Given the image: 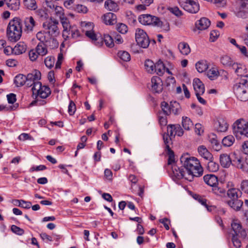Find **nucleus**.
Masks as SVG:
<instances>
[{
	"instance_id": "nucleus-51",
	"label": "nucleus",
	"mask_w": 248,
	"mask_h": 248,
	"mask_svg": "<svg viewBox=\"0 0 248 248\" xmlns=\"http://www.w3.org/2000/svg\"><path fill=\"white\" fill-rule=\"evenodd\" d=\"M117 31L122 34H125L127 32V26L123 23H119L116 25Z\"/></svg>"
},
{
	"instance_id": "nucleus-40",
	"label": "nucleus",
	"mask_w": 248,
	"mask_h": 248,
	"mask_svg": "<svg viewBox=\"0 0 248 248\" xmlns=\"http://www.w3.org/2000/svg\"><path fill=\"white\" fill-rule=\"evenodd\" d=\"M234 141V138L232 135H228L222 139V143L225 147H230L233 144Z\"/></svg>"
},
{
	"instance_id": "nucleus-21",
	"label": "nucleus",
	"mask_w": 248,
	"mask_h": 248,
	"mask_svg": "<svg viewBox=\"0 0 248 248\" xmlns=\"http://www.w3.org/2000/svg\"><path fill=\"white\" fill-rule=\"evenodd\" d=\"M198 152L200 155L207 161L213 159V156L207 148L203 145L200 146L198 148Z\"/></svg>"
},
{
	"instance_id": "nucleus-31",
	"label": "nucleus",
	"mask_w": 248,
	"mask_h": 248,
	"mask_svg": "<svg viewBox=\"0 0 248 248\" xmlns=\"http://www.w3.org/2000/svg\"><path fill=\"white\" fill-rule=\"evenodd\" d=\"M178 47L181 54L184 55H187L190 52V48L188 44L185 42H180Z\"/></svg>"
},
{
	"instance_id": "nucleus-37",
	"label": "nucleus",
	"mask_w": 248,
	"mask_h": 248,
	"mask_svg": "<svg viewBox=\"0 0 248 248\" xmlns=\"http://www.w3.org/2000/svg\"><path fill=\"white\" fill-rule=\"evenodd\" d=\"M220 62L225 66L231 67L234 61L228 55H224L220 57Z\"/></svg>"
},
{
	"instance_id": "nucleus-9",
	"label": "nucleus",
	"mask_w": 248,
	"mask_h": 248,
	"mask_svg": "<svg viewBox=\"0 0 248 248\" xmlns=\"http://www.w3.org/2000/svg\"><path fill=\"white\" fill-rule=\"evenodd\" d=\"M233 155L234 157L232 160V164L243 171L248 172V167L246 163V157H244L235 153Z\"/></svg>"
},
{
	"instance_id": "nucleus-35",
	"label": "nucleus",
	"mask_w": 248,
	"mask_h": 248,
	"mask_svg": "<svg viewBox=\"0 0 248 248\" xmlns=\"http://www.w3.org/2000/svg\"><path fill=\"white\" fill-rule=\"evenodd\" d=\"M181 111V108L179 103L176 101L170 102V113L178 115Z\"/></svg>"
},
{
	"instance_id": "nucleus-47",
	"label": "nucleus",
	"mask_w": 248,
	"mask_h": 248,
	"mask_svg": "<svg viewBox=\"0 0 248 248\" xmlns=\"http://www.w3.org/2000/svg\"><path fill=\"white\" fill-rule=\"evenodd\" d=\"M118 56L124 62H128L131 59L130 55L126 51H119L118 53Z\"/></svg>"
},
{
	"instance_id": "nucleus-30",
	"label": "nucleus",
	"mask_w": 248,
	"mask_h": 248,
	"mask_svg": "<svg viewBox=\"0 0 248 248\" xmlns=\"http://www.w3.org/2000/svg\"><path fill=\"white\" fill-rule=\"evenodd\" d=\"M8 8L11 10L16 11L20 6L19 0H4Z\"/></svg>"
},
{
	"instance_id": "nucleus-36",
	"label": "nucleus",
	"mask_w": 248,
	"mask_h": 248,
	"mask_svg": "<svg viewBox=\"0 0 248 248\" xmlns=\"http://www.w3.org/2000/svg\"><path fill=\"white\" fill-rule=\"evenodd\" d=\"M212 192L216 195L220 197H225L226 196L225 189L221 187H219L217 185L215 186L212 188Z\"/></svg>"
},
{
	"instance_id": "nucleus-54",
	"label": "nucleus",
	"mask_w": 248,
	"mask_h": 248,
	"mask_svg": "<svg viewBox=\"0 0 248 248\" xmlns=\"http://www.w3.org/2000/svg\"><path fill=\"white\" fill-rule=\"evenodd\" d=\"M166 151L169 155L168 164V165H171L172 166L173 165L175 164L174 153L171 149L166 150Z\"/></svg>"
},
{
	"instance_id": "nucleus-25",
	"label": "nucleus",
	"mask_w": 248,
	"mask_h": 248,
	"mask_svg": "<svg viewBox=\"0 0 248 248\" xmlns=\"http://www.w3.org/2000/svg\"><path fill=\"white\" fill-rule=\"evenodd\" d=\"M216 127L218 131L224 132L227 131L228 124L224 119L219 118L216 123Z\"/></svg>"
},
{
	"instance_id": "nucleus-34",
	"label": "nucleus",
	"mask_w": 248,
	"mask_h": 248,
	"mask_svg": "<svg viewBox=\"0 0 248 248\" xmlns=\"http://www.w3.org/2000/svg\"><path fill=\"white\" fill-rule=\"evenodd\" d=\"M155 72L158 75L162 76L165 71V66L164 64L160 60L157 61L155 64Z\"/></svg>"
},
{
	"instance_id": "nucleus-42",
	"label": "nucleus",
	"mask_w": 248,
	"mask_h": 248,
	"mask_svg": "<svg viewBox=\"0 0 248 248\" xmlns=\"http://www.w3.org/2000/svg\"><path fill=\"white\" fill-rule=\"evenodd\" d=\"M24 4L27 9L31 10H36L37 8L35 0H24Z\"/></svg>"
},
{
	"instance_id": "nucleus-17",
	"label": "nucleus",
	"mask_w": 248,
	"mask_h": 248,
	"mask_svg": "<svg viewBox=\"0 0 248 248\" xmlns=\"http://www.w3.org/2000/svg\"><path fill=\"white\" fill-rule=\"evenodd\" d=\"M12 53L15 55H20L25 53L27 50V45L23 42H18L14 48H9Z\"/></svg>"
},
{
	"instance_id": "nucleus-26",
	"label": "nucleus",
	"mask_w": 248,
	"mask_h": 248,
	"mask_svg": "<svg viewBox=\"0 0 248 248\" xmlns=\"http://www.w3.org/2000/svg\"><path fill=\"white\" fill-rule=\"evenodd\" d=\"M227 195L230 200H234L238 199L242 195V192L239 189L236 188H229L227 192Z\"/></svg>"
},
{
	"instance_id": "nucleus-12",
	"label": "nucleus",
	"mask_w": 248,
	"mask_h": 248,
	"mask_svg": "<svg viewBox=\"0 0 248 248\" xmlns=\"http://www.w3.org/2000/svg\"><path fill=\"white\" fill-rule=\"evenodd\" d=\"M24 27L23 31L27 33H32L36 25V23L32 16H28L24 18L23 21Z\"/></svg>"
},
{
	"instance_id": "nucleus-11",
	"label": "nucleus",
	"mask_w": 248,
	"mask_h": 248,
	"mask_svg": "<svg viewBox=\"0 0 248 248\" xmlns=\"http://www.w3.org/2000/svg\"><path fill=\"white\" fill-rule=\"evenodd\" d=\"M151 90L154 93H159L163 90V82L161 78L154 76L151 78Z\"/></svg>"
},
{
	"instance_id": "nucleus-27",
	"label": "nucleus",
	"mask_w": 248,
	"mask_h": 248,
	"mask_svg": "<svg viewBox=\"0 0 248 248\" xmlns=\"http://www.w3.org/2000/svg\"><path fill=\"white\" fill-rule=\"evenodd\" d=\"M36 37L38 40L42 44H46V43L48 42V40L50 39L49 35L44 31H40L36 34Z\"/></svg>"
},
{
	"instance_id": "nucleus-8",
	"label": "nucleus",
	"mask_w": 248,
	"mask_h": 248,
	"mask_svg": "<svg viewBox=\"0 0 248 248\" xmlns=\"http://www.w3.org/2000/svg\"><path fill=\"white\" fill-rule=\"evenodd\" d=\"M41 77V72L37 70H35L31 73H29L26 76V86L29 87L32 86L31 89H33L37 83H41L39 81Z\"/></svg>"
},
{
	"instance_id": "nucleus-22",
	"label": "nucleus",
	"mask_w": 248,
	"mask_h": 248,
	"mask_svg": "<svg viewBox=\"0 0 248 248\" xmlns=\"http://www.w3.org/2000/svg\"><path fill=\"white\" fill-rule=\"evenodd\" d=\"M204 182L212 188L216 185H218L217 177L214 174H207L203 176Z\"/></svg>"
},
{
	"instance_id": "nucleus-57",
	"label": "nucleus",
	"mask_w": 248,
	"mask_h": 248,
	"mask_svg": "<svg viewBox=\"0 0 248 248\" xmlns=\"http://www.w3.org/2000/svg\"><path fill=\"white\" fill-rule=\"evenodd\" d=\"M237 98L241 101H246L248 100V88L247 90H243L240 93V95H236Z\"/></svg>"
},
{
	"instance_id": "nucleus-7",
	"label": "nucleus",
	"mask_w": 248,
	"mask_h": 248,
	"mask_svg": "<svg viewBox=\"0 0 248 248\" xmlns=\"http://www.w3.org/2000/svg\"><path fill=\"white\" fill-rule=\"evenodd\" d=\"M136 41L140 47L146 48L149 45L150 41L147 33L140 29H137L135 33Z\"/></svg>"
},
{
	"instance_id": "nucleus-44",
	"label": "nucleus",
	"mask_w": 248,
	"mask_h": 248,
	"mask_svg": "<svg viewBox=\"0 0 248 248\" xmlns=\"http://www.w3.org/2000/svg\"><path fill=\"white\" fill-rule=\"evenodd\" d=\"M207 168L211 172H216L219 169V165L213 161V159L208 160Z\"/></svg>"
},
{
	"instance_id": "nucleus-33",
	"label": "nucleus",
	"mask_w": 248,
	"mask_h": 248,
	"mask_svg": "<svg viewBox=\"0 0 248 248\" xmlns=\"http://www.w3.org/2000/svg\"><path fill=\"white\" fill-rule=\"evenodd\" d=\"M26 76L23 74H18L16 76L14 82L17 87H21L24 85H26Z\"/></svg>"
},
{
	"instance_id": "nucleus-60",
	"label": "nucleus",
	"mask_w": 248,
	"mask_h": 248,
	"mask_svg": "<svg viewBox=\"0 0 248 248\" xmlns=\"http://www.w3.org/2000/svg\"><path fill=\"white\" fill-rule=\"evenodd\" d=\"M238 235H236L235 234H232V241L233 244V246L236 248H239L241 246V242L240 240L238 239Z\"/></svg>"
},
{
	"instance_id": "nucleus-64",
	"label": "nucleus",
	"mask_w": 248,
	"mask_h": 248,
	"mask_svg": "<svg viewBox=\"0 0 248 248\" xmlns=\"http://www.w3.org/2000/svg\"><path fill=\"white\" fill-rule=\"evenodd\" d=\"M75 9L78 13H86L88 11L87 8L85 6L81 4L77 5Z\"/></svg>"
},
{
	"instance_id": "nucleus-45",
	"label": "nucleus",
	"mask_w": 248,
	"mask_h": 248,
	"mask_svg": "<svg viewBox=\"0 0 248 248\" xmlns=\"http://www.w3.org/2000/svg\"><path fill=\"white\" fill-rule=\"evenodd\" d=\"M104 41L107 46L109 47H112L114 45L113 33L111 35L105 34L104 36Z\"/></svg>"
},
{
	"instance_id": "nucleus-59",
	"label": "nucleus",
	"mask_w": 248,
	"mask_h": 248,
	"mask_svg": "<svg viewBox=\"0 0 248 248\" xmlns=\"http://www.w3.org/2000/svg\"><path fill=\"white\" fill-rule=\"evenodd\" d=\"M47 46H49L52 48H57L59 46V43L57 39L53 37L50 36V39L48 40V42L46 43Z\"/></svg>"
},
{
	"instance_id": "nucleus-19",
	"label": "nucleus",
	"mask_w": 248,
	"mask_h": 248,
	"mask_svg": "<svg viewBox=\"0 0 248 248\" xmlns=\"http://www.w3.org/2000/svg\"><path fill=\"white\" fill-rule=\"evenodd\" d=\"M210 21L206 17H202L195 23L196 28L200 31L207 29L210 25Z\"/></svg>"
},
{
	"instance_id": "nucleus-61",
	"label": "nucleus",
	"mask_w": 248,
	"mask_h": 248,
	"mask_svg": "<svg viewBox=\"0 0 248 248\" xmlns=\"http://www.w3.org/2000/svg\"><path fill=\"white\" fill-rule=\"evenodd\" d=\"M168 10L170 13L177 17H179L182 15V12L177 7H169L168 8Z\"/></svg>"
},
{
	"instance_id": "nucleus-18",
	"label": "nucleus",
	"mask_w": 248,
	"mask_h": 248,
	"mask_svg": "<svg viewBox=\"0 0 248 248\" xmlns=\"http://www.w3.org/2000/svg\"><path fill=\"white\" fill-rule=\"evenodd\" d=\"M193 86L195 92V94H202L205 92L204 84L198 78L194 79Z\"/></svg>"
},
{
	"instance_id": "nucleus-29",
	"label": "nucleus",
	"mask_w": 248,
	"mask_h": 248,
	"mask_svg": "<svg viewBox=\"0 0 248 248\" xmlns=\"http://www.w3.org/2000/svg\"><path fill=\"white\" fill-rule=\"evenodd\" d=\"M104 21L107 25H113L116 22V16L112 13H108L104 16Z\"/></svg>"
},
{
	"instance_id": "nucleus-48",
	"label": "nucleus",
	"mask_w": 248,
	"mask_h": 248,
	"mask_svg": "<svg viewBox=\"0 0 248 248\" xmlns=\"http://www.w3.org/2000/svg\"><path fill=\"white\" fill-rule=\"evenodd\" d=\"M218 72L215 68L209 69L207 72V76L211 80H214L218 77Z\"/></svg>"
},
{
	"instance_id": "nucleus-15",
	"label": "nucleus",
	"mask_w": 248,
	"mask_h": 248,
	"mask_svg": "<svg viewBox=\"0 0 248 248\" xmlns=\"http://www.w3.org/2000/svg\"><path fill=\"white\" fill-rule=\"evenodd\" d=\"M60 20L63 28L62 37L65 40H66L69 37V30L72 27V26L70 25L68 19L65 16Z\"/></svg>"
},
{
	"instance_id": "nucleus-16",
	"label": "nucleus",
	"mask_w": 248,
	"mask_h": 248,
	"mask_svg": "<svg viewBox=\"0 0 248 248\" xmlns=\"http://www.w3.org/2000/svg\"><path fill=\"white\" fill-rule=\"evenodd\" d=\"M8 27L13 30H16L17 34L19 32L22 34V24L21 20L18 17H15L13 20H11L8 24Z\"/></svg>"
},
{
	"instance_id": "nucleus-4",
	"label": "nucleus",
	"mask_w": 248,
	"mask_h": 248,
	"mask_svg": "<svg viewBox=\"0 0 248 248\" xmlns=\"http://www.w3.org/2000/svg\"><path fill=\"white\" fill-rule=\"evenodd\" d=\"M93 24L92 22L83 23V31L96 46H100L102 45V38L97 37L96 34L93 31Z\"/></svg>"
},
{
	"instance_id": "nucleus-1",
	"label": "nucleus",
	"mask_w": 248,
	"mask_h": 248,
	"mask_svg": "<svg viewBox=\"0 0 248 248\" xmlns=\"http://www.w3.org/2000/svg\"><path fill=\"white\" fill-rule=\"evenodd\" d=\"M180 161L186 169V180L191 181L194 177H200L203 173V169L200 161L196 157L186 154L181 156Z\"/></svg>"
},
{
	"instance_id": "nucleus-5",
	"label": "nucleus",
	"mask_w": 248,
	"mask_h": 248,
	"mask_svg": "<svg viewBox=\"0 0 248 248\" xmlns=\"http://www.w3.org/2000/svg\"><path fill=\"white\" fill-rule=\"evenodd\" d=\"M138 19L139 22L144 25H152L161 27L163 24V22L157 17L150 15H140Z\"/></svg>"
},
{
	"instance_id": "nucleus-13",
	"label": "nucleus",
	"mask_w": 248,
	"mask_h": 248,
	"mask_svg": "<svg viewBox=\"0 0 248 248\" xmlns=\"http://www.w3.org/2000/svg\"><path fill=\"white\" fill-rule=\"evenodd\" d=\"M236 15L243 18L248 17V0H240L239 10Z\"/></svg>"
},
{
	"instance_id": "nucleus-6",
	"label": "nucleus",
	"mask_w": 248,
	"mask_h": 248,
	"mask_svg": "<svg viewBox=\"0 0 248 248\" xmlns=\"http://www.w3.org/2000/svg\"><path fill=\"white\" fill-rule=\"evenodd\" d=\"M58 24L59 22L57 20L51 18L43 24V27L45 30L47 31V33L49 36H56L60 32L58 27Z\"/></svg>"
},
{
	"instance_id": "nucleus-53",
	"label": "nucleus",
	"mask_w": 248,
	"mask_h": 248,
	"mask_svg": "<svg viewBox=\"0 0 248 248\" xmlns=\"http://www.w3.org/2000/svg\"><path fill=\"white\" fill-rule=\"evenodd\" d=\"M170 137L171 136H170L168 134H166L165 133L163 135V138L165 145L166 151L171 149L170 147V144L171 143Z\"/></svg>"
},
{
	"instance_id": "nucleus-24",
	"label": "nucleus",
	"mask_w": 248,
	"mask_h": 248,
	"mask_svg": "<svg viewBox=\"0 0 248 248\" xmlns=\"http://www.w3.org/2000/svg\"><path fill=\"white\" fill-rule=\"evenodd\" d=\"M227 203L230 207L235 211H239L243 204V201L238 199L230 200Z\"/></svg>"
},
{
	"instance_id": "nucleus-39",
	"label": "nucleus",
	"mask_w": 248,
	"mask_h": 248,
	"mask_svg": "<svg viewBox=\"0 0 248 248\" xmlns=\"http://www.w3.org/2000/svg\"><path fill=\"white\" fill-rule=\"evenodd\" d=\"M182 125L185 130H190L193 125V124L190 118L187 117H182Z\"/></svg>"
},
{
	"instance_id": "nucleus-63",
	"label": "nucleus",
	"mask_w": 248,
	"mask_h": 248,
	"mask_svg": "<svg viewBox=\"0 0 248 248\" xmlns=\"http://www.w3.org/2000/svg\"><path fill=\"white\" fill-rule=\"evenodd\" d=\"M240 189L245 193L248 194V180H245L241 182Z\"/></svg>"
},
{
	"instance_id": "nucleus-32",
	"label": "nucleus",
	"mask_w": 248,
	"mask_h": 248,
	"mask_svg": "<svg viewBox=\"0 0 248 248\" xmlns=\"http://www.w3.org/2000/svg\"><path fill=\"white\" fill-rule=\"evenodd\" d=\"M117 2L116 0L115 1L112 0H107L105 3V7L109 11H117L119 10Z\"/></svg>"
},
{
	"instance_id": "nucleus-56",
	"label": "nucleus",
	"mask_w": 248,
	"mask_h": 248,
	"mask_svg": "<svg viewBox=\"0 0 248 248\" xmlns=\"http://www.w3.org/2000/svg\"><path fill=\"white\" fill-rule=\"evenodd\" d=\"M69 30L70 35H71L72 38L76 39L79 36V31L77 29L76 26H72V27Z\"/></svg>"
},
{
	"instance_id": "nucleus-55",
	"label": "nucleus",
	"mask_w": 248,
	"mask_h": 248,
	"mask_svg": "<svg viewBox=\"0 0 248 248\" xmlns=\"http://www.w3.org/2000/svg\"><path fill=\"white\" fill-rule=\"evenodd\" d=\"M55 58L54 57L48 56L45 59V63L46 66L49 68H52L54 64Z\"/></svg>"
},
{
	"instance_id": "nucleus-2",
	"label": "nucleus",
	"mask_w": 248,
	"mask_h": 248,
	"mask_svg": "<svg viewBox=\"0 0 248 248\" xmlns=\"http://www.w3.org/2000/svg\"><path fill=\"white\" fill-rule=\"evenodd\" d=\"M33 95L35 97V100L31 103H36L38 105H44L46 103L44 100H41L40 99H45L51 93L50 88L46 86H42L41 83H38L35 87L31 89Z\"/></svg>"
},
{
	"instance_id": "nucleus-3",
	"label": "nucleus",
	"mask_w": 248,
	"mask_h": 248,
	"mask_svg": "<svg viewBox=\"0 0 248 248\" xmlns=\"http://www.w3.org/2000/svg\"><path fill=\"white\" fill-rule=\"evenodd\" d=\"M233 133L236 137L248 138V121L244 119L237 120L232 125Z\"/></svg>"
},
{
	"instance_id": "nucleus-43",
	"label": "nucleus",
	"mask_w": 248,
	"mask_h": 248,
	"mask_svg": "<svg viewBox=\"0 0 248 248\" xmlns=\"http://www.w3.org/2000/svg\"><path fill=\"white\" fill-rule=\"evenodd\" d=\"M196 68L199 73L204 72L208 68V65L206 61H200L196 64Z\"/></svg>"
},
{
	"instance_id": "nucleus-28",
	"label": "nucleus",
	"mask_w": 248,
	"mask_h": 248,
	"mask_svg": "<svg viewBox=\"0 0 248 248\" xmlns=\"http://www.w3.org/2000/svg\"><path fill=\"white\" fill-rule=\"evenodd\" d=\"M219 159L220 164L223 168H228L232 164L230 156L226 154L220 155Z\"/></svg>"
},
{
	"instance_id": "nucleus-49",
	"label": "nucleus",
	"mask_w": 248,
	"mask_h": 248,
	"mask_svg": "<svg viewBox=\"0 0 248 248\" xmlns=\"http://www.w3.org/2000/svg\"><path fill=\"white\" fill-rule=\"evenodd\" d=\"M53 10L54 14L60 19L64 16L63 9L61 6H57Z\"/></svg>"
},
{
	"instance_id": "nucleus-46",
	"label": "nucleus",
	"mask_w": 248,
	"mask_h": 248,
	"mask_svg": "<svg viewBox=\"0 0 248 248\" xmlns=\"http://www.w3.org/2000/svg\"><path fill=\"white\" fill-rule=\"evenodd\" d=\"M230 68H232L238 76H241L243 74L244 69L242 65L241 64L236 63L234 62Z\"/></svg>"
},
{
	"instance_id": "nucleus-38",
	"label": "nucleus",
	"mask_w": 248,
	"mask_h": 248,
	"mask_svg": "<svg viewBox=\"0 0 248 248\" xmlns=\"http://www.w3.org/2000/svg\"><path fill=\"white\" fill-rule=\"evenodd\" d=\"M145 68L146 71L151 74L155 73V64L150 60H146L144 63Z\"/></svg>"
},
{
	"instance_id": "nucleus-58",
	"label": "nucleus",
	"mask_w": 248,
	"mask_h": 248,
	"mask_svg": "<svg viewBox=\"0 0 248 248\" xmlns=\"http://www.w3.org/2000/svg\"><path fill=\"white\" fill-rule=\"evenodd\" d=\"M11 230L13 232L18 235H22L24 233L23 229L15 225L11 226Z\"/></svg>"
},
{
	"instance_id": "nucleus-50",
	"label": "nucleus",
	"mask_w": 248,
	"mask_h": 248,
	"mask_svg": "<svg viewBox=\"0 0 248 248\" xmlns=\"http://www.w3.org/2000/svg\"><path fill=\"white\" fill-rule=\"evenodd\" d=\"M161 107L164 114L169 115L170 114V103L169 105L165 101L162 102L161 104Z\"/></svg>"
},
{
	"instance_id": "nucleus-52",
	"label": "nucleus",
	"mask_w": 248,
	"mask_h": 248,
	"mask_svg": "<svg viewBox=\"0 0 248 248\" xmlns=\"http://www.w3.org/2000/svg\"><path fill=\"white\" fill-rule=\"evenodd\" d=\"M126 16L128 23L130 24H134L136 22V16L131 12L128 11L126 13Z\"/></svg>"
},
{
	"instance_id": "nucleus-62",
	"label": "nucleus",
	"mask_w": 248,
	"mask_h": 248,
	"mask_svg": "<svg viewBox=\"0 0 248 248\" xmlns=\"http://www.w3.org/2000/svg\"><path fill=\"white\" fill-rule=\"evenodd\" d=\"M113 37L114 43L121 44L123 43L124 40L121 35L117 34L116 32H114L113 33Z\"/></svg>"
},
{
	"instance_id": "nucleus-23",
	"label": "nucleus",
	"mask_w": 248,
	"mask_h": 248,
	"mask_svg": "<svg viewBox=\"0 0 248 248\" xmlns=\"http://www.w3.org/2000/svg\"><path fill=\"white\" fill-rule=\"evenodd\" d=\"M17 31L15 30H13V29H11V28L7 27V35L9 40L12 42H16L18 40L21 35L19 32L18 34L17 33Z\"/></svg>"
},
{
	"instance_id": "nucleus-10",
	"label": "nucleus",
	"mask_w": 248,
	"mask_h": 248,
	"mask_svg": "<svg viewBox=\"0 0 248 248\" xmlns=\"http://www.w3.org/2000/svg\"><path fill=\"white\" fill-rule=\"evenodd\" d=\"M232 230H233L235 234L238 235L239 237L245 238L247 236V232L242 227L240 222L236 219H233L231 223Z\"/></svg>"
},
{
	"instance_id": "nucleus-20",
	"label": "nucleus",
	"mask_w": 248,
	"mask_h": 248,
	"mask_svg": "<svg viewBox=\"0 0 248 248\" xmlns=\"http://www.w3.org/2000/svg\"><path fill=\"white\" fill-rule=\"evenodd\" d=\"M171 169L173 174L176 178L181 179L184 178L186 179L187 177L186 171H184L182 169H180L176 164L171 166Z\"/></svg>"
},
{
	"instance_id": "nucleus-14",
	"label": "nucleus",
	"mask_w": 248,
	"mask_h": 248,
	"mask_svg": "<svg viewBox=\"0 0 248 248\" xmlns=\"http://www.w3.org/2000/svg\"><path fill=\"white\" fill-rule=\"evenodd\" d=\"M248 88V80L245 78H242L239 83H236L233 86V91L235 95H240L243 90H247Z\"/></svg>"
},
{
	"instance_id": "nucleus-41",
	"label": "nucleus",
	"mask_w": 248,
	"mask_h": 248,
	"mask_svg": "<svg viewBox=\"0 0 248 248\" xmlns=\"http://www.w3.org/2000/svg\"><path fill=\"white\" fill-rule=\"evenodd\" d=\"M46 46H47L46 44L39 43L36 47V51L39 55L44 56L47 53V50L46 48Z\"/></svg>"
}]
</instances>
